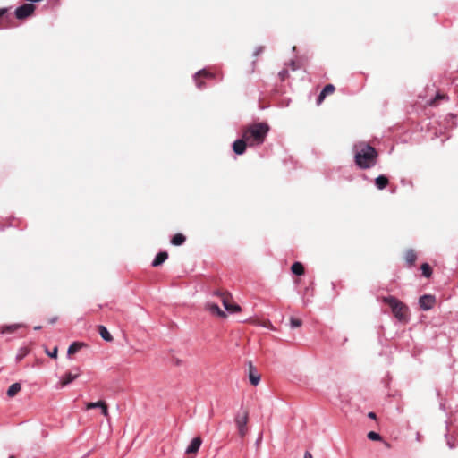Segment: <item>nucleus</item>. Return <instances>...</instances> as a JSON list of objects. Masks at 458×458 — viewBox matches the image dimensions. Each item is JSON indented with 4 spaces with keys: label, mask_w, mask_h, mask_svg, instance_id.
I'll use <instances>...</instances> for the list:
<instances>
[{
    "label": "nucleus",
    "mask_w": 458,
    "mask_h": 458,
    "mask_svg": "<svg viewBox=\"0 0 458 458\" xmlns=\"http://www.w3.org/2000/svg\"><path fill=\"white\" fill-rule=\"evenodd\" d=\"M377 153L374 148L368 144L355 145V163L361 169L373 167L377 163Z\"/></svg>",
    "instance_id": "obj_1"
},
{
    "label": "nucleus",
    "mask_w": 458,
    "mask_h": 458,
    "mask_svg": "<svg viewBox=\"0 0 458 458\" xmlns=\"http://www.w3.org/2000/svg\"><path fill=\"white\" fill-rule=\"evenodd\" d=\"M269 126L264 123H253L242 131V138L250 147L261 145L267 135Z\"/></svg>",
    "instance_id": "obj_2"
},
{
    "label": "nucleus",
    "mask_w": 458,
    "mask_h": 458,
    "mask_svg": "<svg viewBox=\"0 0 458 458\" xmlns=\"http://www.w3.org/2000/svg\"><path fill=\"white\" fill-rule=\"evenodd\" d=\"M383 301L391 307L393 314L398 320L403 321L406 319L407 307L399 300L394 296H387L383 298Z\"/></svg>",
    "instance_id": "obj_3"
},
{
    "label": "nucleus",
    "mask_w": 458,
    "mask_h": 458,
    "mask_svg": "<svg viewBox=\"0 0 458 458\" xmlns=\"http://www.w3.org/2000/svg\"><path fill=\"white\" fill-rule=\"evenodd\" d=\"M248 413L245 411L239 412L235 417V424L238 429L239 435L243 437L248 432Z\"/></svg>",
    "instance_id": "obj_4"
},
{
    "label": "nucleus",
    "mask_w": 458,
    "mask_h": 458,
    "mask_svg": "<svg viewBox=\"0 0 458 458\" xmlns=\"http://www.w3.org/2000/svg\"><path fill=\"white\" fill-rule=\"evenodd\" d=\"M214 294L218 295L221 298V301L225 310L229 313H236L241 311V307L238 304L231 303V297L228 294L220 293L218 292Z\"/></svg>",
    "instance_id": "obj_5"
},
{
    "label": "nucleus",
    "mask_w": 458,
    "mask_h": 458,
    "mask_svg": "<svg viewBox=\"0 0 458 458\" xmlns=\"http://www.w3.org/2000/svg\"><path fill=\"white\" fill-rule=\"evenodd\" d=\"M34 11L35 6L33 5V4H24L15 10V16L17 19L22 20L30 16Z\"/></svg>",
    "instance_id": "obj_6"
},
{
    "label": "nucleus",
    "mask_w": 458,
    "mask_h": 458,
    "mask_svg": "<svg viewBox=\"0 0 458 458\" xmlns=\"http://www.w3.org/2000/svg\"><path fill=\"white\" fill-rule=\"evenodd\" d=\"M435 303V298L431 295H423L419 300V304L423 310H430Z\"/></svg>",
    "instance_id": "obj_7"
},
{
    "label": "nucleus",
    "mask_w": 458,
    "mask_h": 458,
    "mask_svg": "<svg viewBox=\"0 0 458 458\" xmlns=\"http://www.w3.org/2000/svg\"><path fill=\"white\" fill-rule=\"evenodd\" d=\"M248 145V142L245 140L244 138L236 140L233 144V149L235 154L242 155L245 152L246 146Z\"/></svg>",
    "instance_id": "obj_8"
},
{
    "label": "nucleus",
    "mask_w": 458,
    "mask_h": 458,
    "mask_svg": "<svg viewBox=\"0 0 458 458\" xmlns=\"http://www.w3.org/2000/svg\"><path fill=\"white\" fill-rule=\"evenodd\" d=\"M206 310H208L212 315H216L219 318H225L226 314L223 311L219 306L216 303L208 302L206 304Z\"/></svg>",
    "instance_id": "obj_9"
},
{
    "label": "nucleus",
    "mask_w": 458,
    "mask_h": 458,
    "mask_svg": "<svg viewBox=\"0 0 458 458\" xmlns=\"http://www.w3.org/2000/svg\"><path fill=\"white\" fill-rule=\"evenodd\" d=\"M201 443L202 440L200 437H194L186 448L185 453L188 454L197 453L201 445Z\"/></svg>",
    "instance_id": "obj_10"
},
{
    "label": "nucleus",
    "mask_w": 458,
    "mask_h": 458,
    "mask_svg": "<svg viewBox=\"0 0 458 458\" xmlns=\"http://www.w3.org/2000/svg\"><path fill=\"white\" fill-rule=\"evenodd\" d=\"M79 377V372H76L72 374V372L66 373L59 382V388H63L72 383L74 379H76Z\"/></svg>",
    "instance_id": "obj_11"
},
{
    "label": "nucleus",
    "mask_w": 458,
    "mask_h": 458,
    "mask_svg": "<svg viewBox=\"0 0 458 458\" xmlns=\"http://www.w3.org/2000/svg\"><path fill=\"white\" fill-rule=\"evenodd\" d=\"M168 258V254L165 251H161L157 254L154 260L152 261L153 267H158L163 264Z\"/></svg>",
    "instance_id": "obj_12"
},
{
    "label": "nucleus",
    "mask_w": 458,
    "mask_h": 458,
    "mask_svg": "<svg viewBox=\"0 0 458 458\" xmlns=\"http://www.w3.org/2000/svg\"><path fill=\"white\" fill-rule=\"evenodd\" d=\"M199 76H203V77H206V78H211V77H212V74H211L208 71H207V70H205V69L200 70V71H199V72H197L195 73V75H194V81H195V82H196V85H197V87H198L199 89H201V88H202V84L198 81V77H199Z\"/></svg>",
    "instance_id": "obj_13"
},
{
    "label": "nucleus",
    "mask_w": 458,
    "mask_h": 458,
    "mask_svg": "<svg viewBox=\"0 0 458 458\" xmlns=\"http://www.w3.org/2000/svg\"><path fill=\"white\" fill-rule=\"evenodd\" d=\"M375 184L378 190H383L387 186L388 179L385 175H379L375 179Z\"/></svg>",
    "instance_id": "obj_14"
},
{
    "label": "nucleus",
    "mask_w": 458,
    "mask_h": 458,
    "mask_svg": "<svg viewBox=\"0 0 458 458\" xmlns=\"http://www.w3.org/2000/svg\"><path fill=\"white\" fill-rule=\"evenodd\" d=\"M249 379L253 386H257L260 381V376L253 370L251 364H250Z\"/></svg>",
    "instance_id": "obj_15"
},
{
    "label": "nucleus",
    "mask_w": 458,
    "mask_h": 458,
    "mask_svg": "<svg viewBox=\"0 0 458 458\" xmlns=\"http://www.w3.org/2000/svg\"><path fill=\"white\" fill-rule=\"evenodd\" d=\"M98 332H99V335H101V337L105 341H106V342L113 341V337H112L111 334L108 332L107 328L105 326H102V325L99 326Z\"/></svg>",
    "instance_id": "obj_16"
},
{
    "label": "nucleus",
    "mask_w": 458,
    "mask_h": 458,
    "mask_svg": "<svg viewBox=\"0 0 458 458\" xmlns=\"http://www.w3.org/2000/svg\"><path fill=\"white\" fill-rule=\"evenodd\" d=\"M21 389V386L20 383H13L12 384L8 390H7V395L9 397H13L18 392H20Z\"/></svg>",
    "instance_id": "obj_17"
},
{
    "label": "nucleus",
    "mask_w": 458,
    "mask_h": 458,
    "mask_svg": "<svg viewBox=\"0 0 458 458\" xmlns=\"http://www.w3.org/2000/svg\"><path fill=\"white\" fill-rule=\"evenodd\" d=\"M185 240L186 238L184 235H182V233H177L172 238L171 243L173 245L179 246L182 245L185 242Z\"/></svg>",
    "instance_id": "obj_18"
},
{
    "label": "nucleus",
    "mask_w": 458,
    "mask_h": 458,
    "mask_svg": "<svg viewBox=\"0 0 458 458\" xmlns=\"http://www.w3.org/2000/svg\"><path fill=\"white\" fill-rule=\"evenodd\" d=\"M291 270L293 274L301 276L304 273V267L300 262H295L292 265Z\"/></svg>",
    "instance_id": "obj_19"
},
{
    "label": "nucleus",
    "mask_w": 458,
    "mask_h": 458,
    "mask_svg": "<svg viewBox=\"0 0 458 458\" xmlns=\"http://www.w3.org/2000/svg\"><path fill=\"white\" fill-rule=\"evenodd\" d=\"M405 260L409 265H412L416 260V254L412 250H409L405 253Z\"/></svg>",
    "instance_id": "obj_20"
},
{
    "label": "nucleus",
    "mask_w": 458,
    "mask_h": 458,
    "mask_svg": "<svg viewBox=\"0 0 458 458\" xmlns=\"http://www.w3.org/2000/svg\"><path fill=\"white\" fill-rule=\"evenodd\" d=\"M81 344L74 342L69 346L67 353L73 354V353L77 352L81 349Z\"/></svg>",
    "instance_id": "obj_21"
},
{
    "label": "nucleus",
    "mask_w": 458,
    "mask_h": 458,
    "mask_svg": "<svg viewBox=\"0 0 458 458\" xmlns=\"http://www.w3.org/2000/svg\"><path fill=\"white\" fill-rule=\"evenodd\" d=\"M104 403H105L104 401H98L95 403H86L85 409L86 410H91V409H97V408L100 409Z\"/></svg>",
    "instance_id": "obj_22"
},
{
    "label": "nucleus",
    "mask_w": 458,
    "mask_h": 458,
    "mask_svg": "<svg viewBox=\"0 0 458 458\" xmlns=\"http://www.w3.org/2000/svg\"><path fill=\"white\" fill-rule=\"evenodd\" d=\"M421 271H422V275L425 276V277H429L431 276V267H429L428 264L427 263H424L422 264L421 266Z\"/></svg>",
    "instance_id": "obj_23"
},
{
    "label": "nucleus",
    "mask_w": 458,
    "mask_h": 458,
    "mask_svg": "<svg viewBox=\"0 0 458 458\" xmlns=\"http://www.w3.org/2000/svg\"><path fill=\"white\" fill-rule=\"evenodd\" d=\"M21 327V325H20V324L10 325V326H7L4 328H3L2 333L4 334L6 332H13L15 329H17Z\"/></svg>",
    "instance_id": "obj_24"
},
{
    "label": "nucleus",
    "mask_w": 458,
    "mask_h": 458,
    "mask_svg": "<svg viewBox=\"0 0 458 458\" xmlns=\"http://www.w3.org/2000/svg\"><path fill=\"white\" fill-rule=\"evenodd\" d=\"M335 91V87L334 85L332 84H327L324 87V89H322V93L326 96L329 95V94H332L333 92Z\"/></svg>",
    "instance_id": "obj_25"
},
{
    "label": "nucleus",
    "mask_w": 458,
    "mask_h": 458,
    "mask_svg": "<svg viewBox=\"0 0 458 458\" xmlns=\"http://www.w3.org/2000/svg\"><path fill=\"white\" fill-rule=\"evenodd\" d=\"M368 438L373 441H379L381 440V436L375 431H370L368 433Z\"/></svg>",
    "instance_id": "obj_26"
},
{
    "label": "nucleus",
    "mask_w": 458,
    "mask_h": 458,
    "mask_svg": "<svg viewBox=\"0 0 458 458\" xmlns=\"http://www.w3.org/2000/svg\"><path fill=\"white\" fill-rule=\"evenodd\" d=\"M290 326L292 328L299 327L301 326V320L295 318H291Z\"/></svg>",
    "instance_id": "obj_27"
},
{
    "label": "nucleus",
    "mask_w": 458,
    "mask_h": 458,
    "mask_svg": "<svg viewBox=\"0 0 458 458\" xmlns=\"http://www.w3.org/2000/svg\"><path fill=\"white\" fill-rule=\"evenodd\" d=\"M100 411H101V413H102L106 418H107V419H108V417H109V412H108V407H107V405H106V402H105V403H103V405L101 406Z\"/></svg>",
    "instance_id": "obj_28"
},
{
    "label": "nucleus",
    "mask_w": 458,
    "mask_h": 458,
    "mask_svg": "<svg viewBox=\"0 0 458 458\" xmlns=\"http://www.w3.org/2000/svg\"><path fill=\"white\" fill-rule=\"evenodd\" d=\"M445 437L447 439V445L450 449H453L455 447V441L454 439L449 438L447 435H445Z\"/></svg>",
    "instance_id": "obj_29"
},
{
    "label": "nucleus",
    "mask_w": 458,
    "mask_h": 458,
    "mask_svg": "<svg viewBox=\"0 0 458 458\" xmlns=\"http://www.w3.org/2000/svg\"><path fill=\"white\" fill-rule=\"evenodd\" d=\"M325 98H326V95H324L322 92H320V94L318 95V99H317L318 105H320Z\"/></svg>",
    "instance_id": "obj_30"
},
{
    "label": "nucleus",
    "mask_w": 458,
    "mask_h": 458,
    "mask_svg": "<svg viewBox=\"0 0 458 458\" xmlns=\"http://www.w3.org/2000/svg\"><path fill=\"white\" fill-rule=\"evenodd\" d=\"M47 354L52 357V358H56L57 357V347H55L53 352H47Z\"/></svg>",
    "instance_id": "obj_31"
},
{
    "label": "nucleus",
    "mask_w": 458,
    "mask_h": 458,
    "mask_svg": "<svg viewBox=\"0 0 458 458\" xmlns=\"http://www.w3.org/2000/svg\"><path fill=\"white\" fill-rule=\"evenodd\" d=\"M264 47H258L254 51V55H259L260 53L263 52Z\"/></svg>",
    "instance_id": "obj_32"
},
{
    "label": "nucleus",
    "mask_w": 458,
    "mask_h": 458,
    "mask_svg": "<svg viewBox=\"0 0 458 458\" xmlns=\"http://www.w3.org/2000/svg\"><path fill=\"white\" fill-rule=\"evenodd\" d=\"M7 8H0V18L7 13Z\"/></svg>",
    "instance_id": "obj_33"
},
{
    "label": "nucleus",
    "mask_w": 458,
    "mask_h": 458,
    "mask_svg": "<svg viewBox=\"0 0 458 458\" xmlns=\"http://www.w3.org/2000/svg\"><path fill=\"white\" fill-rule=\"evenodd\" d=\"M286 73H287L286 70H284V71L279 72V75L281 76L282 80H284V77H285Z\"/></svg>",
    "instance_id": "obj_34"
},
{
    "label": "nucleus",
    "mask_w": 458,
    "mask_h": 458,
    "mask_svg": "<svg viewBox=\"0 0 458 458\" xmlns=\"http://www.w3.org/2000/svg\"><path fill=\"white\" fill-rule=\"evenodd\" d=\"M444 98H445V96H444V95L437 94V96H436V99H435V100H433L431 104H433L437 99Z\"/></svg>",
    "instance_id": "obj_35"
},
{
    "label": "nucleus",
    "mask_w": 458,
    "mask_h": 458,
    "mask_svg": "<svg viewBox=\"0 0 458 458\" xmlns=\"http://www.w3.org/2000/svg\"><path fill=\"white\" fill-rule=\"evenodd\" d=\"M303 458H313V457H312V454L310 452H306L304 454V457Z\"/></svg>",
    "instance_id": "obj_36"
},
{
    "label": "nucleus",
    "mask_w": 458,
    "mask_h": 458,
    "mask_svg": "<svg viewBox=\"0 0 458 458\" xmlns=\"http://www.w3.org/2000/svg\"><path fill=\"white\" fill-rule=\"evenodd\" d=\"M56 320H57V318H56V317H55V318H52L49 320V322H50L51 324H54V323H55V321H56Z\"/></svg>",
    "instance_id": "obj_37"
},
{
    "label": "nucleus",
    "mask_w": 458,
    "mask_h": 458,
    "mask_svg": "<svg viewBox=\"0 0 458 458\" xmlns=\"http://www.w3.org/2000/svg\"><path fill=\"white\" fill-rule=\"evenodd\" d=\"M369 417L371 418V419H375L376 418V414L374 412H369Z\"/></svg>",
    "instance_id": "obj_38"
},
{
    "label": "nucleus",
    "mask_w": 458,
    "mask_h": 458,
    "mask_svg": "<svg viewBox=\"0 0 458 458\" xmlns=\"http://www.w3.org/2000/svg\"><path fill=\"white\" fill-rule=\"evenodd\" d=\"M291 65H292L293 70L296 69L295 63L293 61L291 62Z\"/></svg>",
    "instance_id": "obj_39"
},
{
    "label": "nucleus",
    "mask_w": 458,
    "mask_h": 458,
    "mask_svg": "<svg viewBox=\"0 0 458 458\" xmlns=\"http://www.w3.org/2000/svg\"><path fill=\"white\" fill-rule=\"evenodd\" d=\"M23 356H24L23 354L17 355V360H21L23 358Z\"/></svg>",
    "instance_id": "obj_40"
},
{
    "label": "nucleus",
    "mask_w": 458,
    "mask_h": 458,
    "mask_svg": "<svg viewBox=\"0 0 458 458\" xmlns=\"http://www.w3.org/2000/svg\"><path fill=\"white\" fill-rule=\"evenodd\" d=\"M40 328H41V327H40V326H37V327H34V329H35V330H38V329H40Z\"/></svg>",
    "instance_id": "obj_41"
},
{
    "label": "nucleus",
    "mask_w": 458,
    "mask_h": 458,
    "mask_svg": "<svg viewBox=\"0 0 458 458\" xmlns=\"http://www.w3.org/2000/svg\"><path fill=\"white\" fill-rule=\"evenodd\" d=\"M9 458H14V456L11 455Z\"/></svg>",
    "instance_id": "obj_42"
}]
</instances>
